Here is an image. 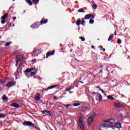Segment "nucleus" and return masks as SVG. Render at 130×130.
I'll use <instances>...</instances> for the list:
<instances>
[{"instance_id":"obj_1","label":"nucleus","mask_w":130,"mask_h":130,"mask_svg":"<svg viewBox=\"0 0 130 130\" xmlns=\"http://www.w3.org/2000/svg\"><path fill=\"white\" fill-rule=\"evenodd\" d=\"M23 125L24 126H32V128L38 129L36 125H35L32 122L30 121H25L23 122Z\"/></svg>"},{"instance_id":"obj_2","label":"nucleus","mask_w":130,"mask_h":130,"mask_svg":"<svg viewBox=\"0 0 130 130\" xmlns=\"http://www.w3.org/2000/svg\"><path fill=\"white\" fill-rule=\"evenodd\" d=\"M93 97H95L96 101H102V95L99 92H93L92 93Z\"/></svg>"},{"instance_id":"obj_3","label":"nucleus","mask_w":130,"mask_h":130,"mask_svg":"<svg viewBox=\"0 0 130 130\" xmlns=\"http://www.w3.org/2000/svg\"><path fill=\"white\" fill-rule=\"evenodd\" d=\"M78 126H79L81 130H86V128L85 127L84 123H83V119H82V118H80L78 119Z\"/></svg>"},{"instance_id":"obj_4","label":"nucleus","mask_w":130,"mask_h":130,"mask_svg":"<svg viewBox=\"0 0 130 130\" xmlns=\"http://www.w3.org/2000/svg\"><path fill=\"white\" fill-rule=\"evenodd\" d=\"M54 88H58V85H53L48 87L47 88H44L42 90V93H45V92H48V90H51L54 89Z\"/></svg>"},{"instance_id":"obj_5","label":"nucleus","mask_w":130,"mask_h":130,"mask_svg":"<svg viewBox=\"0 0 130 130\" xmlns=\"http://www.w3.org/2000/svg\"><path fill=\"white\" fill-rule=\"evenodd\" d=\"M95 116H96V113L93 112L89 117H88L87 119L88 124H91V123H92L94 118H95Z\"/></svg>"},{"instance_id":"obj_6","label":"nucleus","mask_w":130,"mask_h":130,"mask_svg":"<svg viewBox=\"0 0 130 130\" xmlns=\"http://www.w3.org/2000/svg\"><path fill=\"white\" fill-rule=\"evenodd\" d=\"M109 127H112V125L109 124H103L100 125V130H106L107 128Z\"/></svg>"},{"instance_id":"obj_7","label":"nucleus","mask_w":130,"mask_h":130,"mask_svg":"<svg viewBox=\"0 0 130 130\" xmlns=\"http://www.w3.org/2000/svg\"><path fill=\"white\" fill-rule=\"evenodd\" d=\"M54 106L55 107H57V110L59 112H60V113H62V110H63V108L61 105L59 104V103H56Z\"/></svg>"},{"instance_id":"obj_8","label":"nucleus","mask_w":130,"mask_h":130,"mask_svg":"<svg viewBox=\"0 0 130 130\" xmlns=\"http://www.w3.org/2000/svg\"><path fill=\"white\" fill-rule=\"evenodd\" d=\"M114 106L116 108H120L121 107H125V105L122 104L118 102H114Z\"/></svg>"},{"instance_id":"obj_9","label":"nucleus","mask_w":130,"mask_h":130,"mask_svg":"<svg viewBox=\"0 0 130 130\" xmlns=\"http://www.w3.org/2000/svg\"><path fill=\"white\" fill-rule=\"evenodd\" d=\"M85 23H86V21H85V20L83 19L82 20V21H81V19H78L76 21V25H77V26H80V24H81V25H82V26H85L86 25V24Z\"/></svg>"},{"instance_id":"obj_10","label":"nucleus","mask_w":130,"mask_h":130,"mask_svg":"<svg viewBox=\"0 0 130 130\" xmlns=\"http://www.w3.org/2000/svg\"><path fill=\"white\" fill-rule=\"evenodd\" d=\"M41 24L39 22H37V23L34 24L30 26L31 28L32 29H37L39 28V26H40Z\"/></svg>"},{"instance_id":"obj_11","label":"nucleus","mask_w":130,"mask_h":130,"mask_svg":"<svg viewBox=\"0 0 130 130\" xmlns=\"http://www.w3.org/2000/svg\"><path fill=\"white\" fill-rule=\"evenodd\" d=\"M41 53H42V50H40L39 49L36 50L34 52L35 56H38V55Z\"/></svg>"},{"instance_id":"obj_12","label":"nucleus","mask_w":130,"mask_h":130,"mask_svg":"<svg viewBox=\"0 0 130 130\" xmlns=\"http://www.w3.org/2000/svg\"><path fill=\"white\" fill-rule=\"evenodd\" d=\"M16 84V82L11 81L9 82L7 85H6L7 87L8 88H11V87H13V86H14V85Z\"/></svg>"},{"instance_id":"obj_13","label":"nucleus","mask_w":130,"mask_h":130,"mask_svg":"<svg viewBox=\"0 0 130 130\" xmlns=\"http://www.w3.org/2000/svg\"><path fill=\"white\" fill-rule=\"evenodd\" d=\"M54 53H55V50L52 51V52L50 51L48 52L46 54V58H47V57H48V56L53 55V54H54Z\"/></svg>"},{"instance_id":"obj_14","label":"nucleus","mask_w":130,"mask_h":130,"mask_svg":"<svg viewBox=\"0 0 130 130\" xmlns=\"http://www.w3.org/2000/svg\"><path fill=\"white\" fill-rule=\"evenodd\" d=\"M10 106H11V107H15V108H19V107H20L19 104L15 103H13L11 105H10Z\"/></svg>"},{"instance_id":"obj_15","label":"nucleus","mask_w":130,"mask_h":130,"mask_svg":"<svg viewBox=\"0 0 130 130\" xmlns=\"http://www.w3.org/2000/svg\"><path fill=\"white\" fill-rule=\"evenodd\" d=\"M108 122H109L111 124H114L115 123V120L113 118L108 120Z\"/></svg>"},{"instance_id":"obj_16","label":"nucleus","mask_w":130,"mask_h":130,"mask_svg":"<svg viewBox=\"0 0 130 130\" xmlns=\"http://www.w3.org/2000/svg\"><path fill=\"white\" fill-rule=\"evenodd\" d=\"M115 127L116 128H121V123H117L114 124Z\"/></svg>"},{"instance_id":"obj_17","label":"nucleus","mask_w":130,"mask_h":130,"mask_svg":"<svg viewBox=\"0 0 130 130\" xmlns=\"http://www.w3.org/2000/svg\"><path fill=\"white\" fill-rule=\"evenodd\" d=\"M32 71H34V68L27 69L25 70L24 73H25L26 74L28 73H31Z\"/></svg>"},{"instance_id":"obj_18","label":"nucleus","mask_w":130,"mask_h":130,"mask_svg":"<svg viewBox=\"0 0 130 130\" xmlns=\"http://www.w3.org/2000/svg\"><path fill=\"white\" fill-rule=\"evenodd\" d=\"M35 99L36 101H39L40 100V94H39V93H37L35 97Z\"/></svg>"},{"instance_id":"obj_19","label":"nucleus","mask_w":130,"mask_h":130,"mask_svg":"<svg viewBox=\"0 0 130 130\" xmlns=\"http://www.w3.org/2000/svg\"><path fill=\"white\" fill-rule=\"evenodd\" d=\"M8 17H9V13H6L2 17L1 19L2 20H6Z\"/></svg>"},{"instance_id":"obj_20","label":"nucleus","mask_w":130,"mask_h":130,"mask_svg":"<svg viewBox=\"0 0 130 130\" xmlns=\"http://www.w3.org/2000/svg\"><path fill=\"white\" fill-rule=\"evenodd\" d=\"M114 38V34H111L109 36V38L108 39V41H111L112 39Z\"/></svg>"},{"instance_id":"obj_21","label":"nucleus","mask_w":130,"mask_h":130,"mask_svg":"<svg viewBox=\"0 0 130 130\" xmlns=\"http://www.w3.org/2000/svg\"><path fill=\"white\" fill-rule=\"evenodd\" d=\"M9 99V98L7 97L6 95H3V96L2 97V100L3 101H6V102H8V100Z\"/></svg>"},{"instance_id":"obj_22","label":"nucleus","mask_w":130,"mask_h":130,"mask_svg":"<svg viewBox=\"0 0 130 130\" xmlns=\"http://www.w3.org/2000/svg\"><path fill=\"white\" fill-rule=\"evenodd\" d=\"M90 14H87L84 17V20H89V19H90Z\"/></svg>"},{"instance_id":"obj_23","label":"nucleus","mask_w":130,"mask_h":130,"mask_svg":"<svg viewBox=\"0 0 130 130\" xmlns=\"http://www.w3.org/2000/svg\"><path fill=\"white\" fill-rule=\"evenodd\" d=\"M42 113L43 114H45V113H46V114H48V113H49V115H50V112L49 111H47L46 110H44V111H43Z\"/></svg>"},{"instance_id":"obj_24","label":"nucleus","mask_w":130,"mask_h":130,"mask_svg":"<svg viewBox=\"0 0 130 130\" xmlns=\"http://www.w3.org/2000/svg\"><path fill=\"white\" fill-rule=\"evenodd\" d=\"M47 22H48V20L47 19L46 20H44V19H42L40 21V23H41V24H46Z\"/></svg>"},{"instance_id":"obj_25","label":"nucleus","mask_w":130,"mask_h":130,"mask_svg":"<svg viewBox=\"0 0 130 130\" xmlns=\"http://www.w3.org/2000/svg\"><path fill=\"white\" fill-rule=\"evenodd\" d=\"M25 2L27 3L29 6H32V5H33V3H32V1H31V0H25Z\"/></svg>"},{"instance_id":"obj_26","label":"nucleus","mask_w":130,"mask_h":130,"mask_svg":"<svg viewBox=\"0 0 130 130\" xmlns=\"http://www.w3.org/2000/svg\"><path fill=\"white\" fill-rule=\"evenodd\" d=\"M73 89H74V87H70L68 88H66L65 89V91H66L67 92H70V91H71V90H73Z\"/></svg>"},{"instance_id":"obj_27","label":"nucleus","mask_w":130,"mask_h":130,"mask_svg":"<svg viewBox=\"0 0 130 130\" xmlns=\"http://www.w3.org/2000/svg\"><path fill=\"white\" fill-rule=\"evenodd\" d=\"M32 3L35 5H38L39 3V0H32Z\"/></svg>"},{"instance_id":"obj_28","label":"nucleus","mask_w":130,"mask_h":130,"mask_svg":"<svg viewBox=\"0 0 130 130\" xmlns=\"http://www.w3.org/2000/svg\"><path fill=\"white\" fill-rule=\"evenodd\" d=\"M98 88L99 89H100V91H101V92H102V93H103V94L106 96V93H105V91L104 90H103V89H101V88L100 86H98Z\"/></svg>"},{"instance_id":"obj_29","label":"nucleus","mask_w":130,"mask_h":130,"mask_svg":"<svg viewBox=\"0 0 130 130\" xmlns=\"http://www.w3.org/2000/svg\"><path fill=\"white\" fill-rule=\"evenodd\" d=\"M107 98L110 100H114V98L111 95H108Z\"/></svg>"},{"instance_id":"obj_30","label":"nucleus","mask_w":130,"mask_h":130,"mask_svg":"<svg viewBox=\"0 0 130 130\" xmlns=\"http://www.w3.org/2000/svg\"><path fill=\"white\" fill-rule=\"evenodd\" d=\"M97 8H98V6H97L96 4L93 3V6H92V9H94V10H96V9H97Z\"/></svg>"},{"instance_id":"obj_31","label":"nucleus","mask_w":130,"mask_h":130,"mask_svg":"<svg viewBox=\"0 0 130 130\" xmlns=\"http://www.w3.org/2000/svg\"><path fill=\"white\" fill-rule=\"evenodd\" d=\"M78 12V13H86V11L83 10V9H79Z\"/></svg>"},{"instance_id":"obj_32","label":"nucleus","mask_w":130,"mask_h":130,"mask_svg":"<svg viewBox=\"0 0 130 130\" xmlns=\"http://www.w3.org/2000/svg\"><path fill=\"white\" fill-rule=\"evenodd\" d=\"M63 105H64L67 109H68V108H69V107H70V106H72L71 104H67V105L63 104Z\"/></svg>"},{"instance_id":"obj_33","label":"nucleus","mask_w":130,"mask_h":130,"mask_svg":"<svg viewBox=\"0 0 130 130\" xmlns=\"http://www.w3.org/2000/svg\"><path fill=\"white\" fill-rule=\"evenodd\" d=\"M80 105H81L80 103H75L73 104V106H75L76 107L80 106Z\"/></svg>"},{"instance_id":"obj_34","label":"nucleus","mask_w":130,"mask_h":130,"mask_svg":"<svg viewBox=\"0 0 130 130\" xmlns=\"http://www.w3.org/2000/svg\"><path fill=\"white\" fill-rule=\"evenodd\" d=\"M36 74H37V73L31 72L30 74V77H33V76H36Z\"/></svg>"},{"instance_id":"obj_35","label":"nucleus","mask_w":130,"mask_h":130,"mask_svg":"<svg viewBox=\"0 0 130 130\" xmlns=\"http://www.w3.org/2000/svg\"><path fill=\"white\" fill-rule=\"evenodd\" d=\"M79 39H81V41H82L83 42H84V41H85V40H86V39H85V38H84L83 37H80Z\"/></svg>"},{"instance_id":"obj_36","label":"nucleus","mask_w":130,"mask_h":130,"mask_svg":"<svg viewBox=\"0 0 130 130\" xmlns=\"http://www.w3.org/2000/svg\"><path fill=\"white\" fill-rule=\"evenodd\" d=\"M6 82H7L6 80L0 79V83H3V84H5Z\"/></svg>"},{"instance_id":"obj_37","label":"nucleus","mask_w":130,"mask_h":130,"mask_svg":"<svg viewBox=\"0 0 130 130\" xmlns=\"http://www.w3.org/2000/svg\"><path fill=\"white\" fill-rule=\"evenodd\" d=\"M12 43L11 42H9L6 43V44L5 45V46H9L11 45V44Z\"/></svg>"},{"instance_id":"obj_38","label":"nucleus","mask_w":130,"mask_h":130,"mask_svg":"<svg viewBox=\"0 0 130 130\" xmlns=\"http://www.w3.org/2000/svg\"><path fill=\"white\" fill-rule=\"evenodd\" d=\"M18 72H19V68H17V71L14 74V75L15 76V77H17Z\"/></svg>"},{"instance_id":"obj_39","label":"nucleus","mask_w":130,"mask_h":130,"mask_svg":"<svg viewBox=\"0 0 130 130\" xmlns=\"http://www.w3.org/2000/svg\"><path fill=\"white\" fill-rule=\"evenodd\" d=\"M89 24H94V20L92 19H90Z\"/></svg>"},{"instance_id":"obj_40","label":"nucleus","mask_w":130,"mask_h":130,"mask_svg":"<svg viewBox=\"0 0 130 130\" xmlns=\"http://www.w3.org/2000/svg\"><path fill=\"white\" fill-rule=\"evenodd\" d=\"M6 117V114H0V118H5Z\"/></svg>"},{"instance_id":"obj_41","label":"nucleus","mask_w":130,"mask_h":130,"mask_svg":"<svg viewBox=\"0 0 130 130\" xmlns=\"http://www.w3.org/2000/svg\"><path fill=\"white\" fill-rule=\"evenodd\" d=\"M118 44H121V40L118 39L117 41Z\"/></svg>"},{"instance_id":"obj_42","label":"nucleus","mask_w":130,"mask_h":130,"mask_svg":"<svg viewBox=\"0 0 130 130\" xmlns=\"http://www.w3.org/2000/svg\"><path fill=\"white\" fill-rule=\"evenodd\" d=\"M90 18H92V19H95V16H94L92 14H90Z\"/></svg>"},{"instance_id":"obj_43","label":"nucleus","mask_w":130,"mask_h":130,"mask_svg":"<svg viewBox=\"0 0 130 130\" xmlns=\"http://www.w3.org/2000/svg\"><path fill=\"white\" fill-rule=\"evenodd\" d=\"M1 23L2 24H5L6 23V20H2L1 21Z\"/></svg>"},{"instance_id":"obj_44","label":"nucleus","mask_w":130,"mask_h":130,"mask_svg":"<svg viewBox=\"0 0 130 130\" xmlns=\"http://www.w3.org/2000/svg\"><path fill=\"white\" fill-rule=\"evenodd\" d=\"M99 48L101 50H102V49H103V46H99Z\"/></svg>"},{"instance_id":"obj_45","label":"nucleus","mask_w":130,"mask_h":130,"mask_svg":"<svg viewBox=\"0 0 130 130\" xmlns=\"http://www.w3.org/2000/svg\"><path fill=\"white\" fill-rule=\"evenodd\" d=\"M102 49H103V51L104 52H105V48H103Z\"/></svg>"},{"instance_id":"obj_46","label":"nucleus","mask_w":130,"mask_h":130,"mask_svg":"<svg viewBox=\"0 0 130 130\" xmlns=\"http://www.w3.org/2000/svg\"><path fill=\"white\" fill-rule=\"evenodd\" d=\"M16 19H17V17H13V20H16Z\"/></svg>"},{"instance_id":"obj_47","label":"nucleus","mask_w":130,"mask_h":130,"mask_svg":"<svg viewBox=\"0 0 130 130\" xmlns=\"http://www.w3.org/2000/svg\"><path fill=\"white\" fill-rule=\"evenodd\" d=\"M3 90V88H2V87L0 86V92L1 91H2Z\"/></svg>"},{"instance_id":"obj_48","label":"nucleus","mask_w":130,"mask_h":130,"mask_svg":"<svg viewBox=\"0 0 130 130\" xmlns=\"http://www.w3.org/2000/svg\"><path fill=\"white\" fill-rule=\"evenodd\" d=\"M79 83H81V84H84V82L83 81H79Z\"/></svg>"},{"instance_id":"obj_49","label":"nucleus","mask_w":130,"mask_h":130,"mask_svg":"<svg viewBox=\"0 0 130 130\" xmlns=\"http://www.w3.org/2000/svg\"><path fill=\"white\" fill-rule=\"evenodd\" d=\"M91 48H95V47L93 45H92L91 46Z\"/></svg>"},{"instance_id":"obj_50","label":"nucleus","mask_w":130,"mask_h":130,"mask_svg":"<svg viewBox=\"0 0 130 130\" xmlns=\"http://www.w3.org/2000/svg\"><path fill=\"white\" fill-rule=\"evenodd\" d=\"M121 96L122 98L124 97V95H123V94H121Z\"/></svg>"},{"instance_id":"obj_51","label":"nucleus","mask_w":130,"mask_h":130,"mask_svg":"<svg viewBox=\"0 0 130 130\" xmlns=\"http://www.w3.org/2000/svg\"><path fill=\"white\" fill-rule=\"evenodd\" d=\"M119 119H121V120H122V118L121 117H119Z\"/></svg>"},{"instance_id":"obj_52","label":"nucleus","mask_w":130,"mask_h":130,"mask_svg":"<svg viewBox=\"0 0 130 130\" xmlns=\"http://www.w3.org/2000/svg\"><path fill=\"white\" fill-rule=\"evenodd\" d=\"M114 33H115V35L116 36V31H115Z\"/></svg>"},{"instance_id":"obj_53","label":"nucleus","mask_w":130,"mask_h":130,"mask_svg":"<svg viewBox=\"0 0 130 130\" xmlns=\"http://www.w3.org/2000/svg\"><path fill=\"white\" fill-rule=\"evenodd\" d=\"M16 62L17 64H18V63L19 62V61H16Z\"/></svg>"},{"instance_id":"obj_54","label":"nucleus","mask_w":130,"mask_h":130,"mask_svg":"<svg viewBox=\"0 0 130 130\" xmlns=\"http://www.w3.org/2000/svg\"><path fill=\"white\" fill-rule=\"evenodd\" d=\"M81 19H82V20H85V18H82Z\"/></svg>"},{"instance_id":"obj_55","label":"nucleus","mask_w":130,"mask_h":130,"mask_svg":"<svg viewBox=\"0 0 130 130\" xmlns=\"http://www.w3.org/2000/svg\"><path fill=\"white\" fill-rule=\"evenodd\" d=\"M0 39H2V36H0Z\"/></svg>"},{"instance_id":"obj_56","label":"nucleus","mask_w":130,"mask_h":130,"mask_svg":"<svg viewBox=\"0 0 130 130\" xmlns=\"http://www.w3.org/2000/svg\"><path fill=\"white\" fill-rule=\"evenodd\" d=\"M76 60H77V61H80L79 60H78V59H76Z\"/></svg>"},{"instance_id":"obj_57","label":"nucleus","mask_w":130,"mask_h":130,"mask_svg":"<svg viewBox=\"0 0 130 130\" xmlns=\"http://www.w3.org/2000/svg\"><path fill=\"white\" fill-rule=\"evenodd\" d=\"M16 67H18V64L16 63Z\"/></svg>"},{"instance_id":"obj_58","label":"nucleus","mask_w":130,"mask_h":130,"mask_svg":"<svg viewBox=\"0 0 130 130\" xmlns=\"http://www.w3.org/2000/svg\"><path fill=\"white\" fill-rule=\"evenodd\" d=\"M72 93H73V91L72 92H70V94H72Z\"/></svg>"},{"instance_id":"obj_59","label":"nucleus","mask_w":130,"mask_h":130,"mask_svg":"<svg viewBox=\"0 0 130 130\" xmlns=\"http://www.w3.org/2000/svg\"><path fill=\"white\" fill-rule=\"evenodd\" d=\"M60 45L61 46L62 45V44H60Z\"/></svg>"},{"instance_id":"obj_60","label":"nucleus","mask_w":130,"mask_h":130,"mask_svg":"<svg viewBox=\"0 0 130 130\" xmlns=\"http://www.w3.org/2000/svg\"><path fill=\"white\" fill-rule=\"evenodd\" d=\"M3 123V122H0V124H1V123Z\"/></svg>"},{"instance_id":"obj_61","label":"nucleus","mask_w":130,"mask_h":130,"mask_svg":"<svg viewBox=\"0 0 130 130\" xmlns=\"http://www.w3.org/2000/svg\"><path fill=\"white\" fill-rule=\"evenodd\" d=\"M31 61H34V60H32Z\"/></svg>"},{"instance_id":"obj_62","label":"nucleus","mask_w":130,"mask_h":130,"mask_svg":"<svg viewBox=\"0 0 130 130\" xmlns=\"http://www.w3.org/2000/svg\"><path fill=\"white\" fill-rule=\"evenodd\" d=\"M10 25H12V23H10Z\"/></svg>"},{"instance_id":"obj_63","label":"nucleus","mask_w":130,"mask_h":130,"mask_svg":"<svg viewBox=\"0 0 130 130\" xmlns=\"http://www.w3.org/2000/svg\"><path fill=\"white\" fill-rule=\"evenodd\" d=\"M101 72H102V70H101Z\"/></svg>"},{"instance_id":"obj_64","label":"nucleus","mask_w":130,"mask_h":130,"mask_svg":"<svg viewBox=\"0 0 130 130\" xmlns=\"http://www.w3.org/2000/svg\"><path fill=\"white\" fill-rule=\"evenodd\" d=\"M101 72H102V70H101Z\"/></svg>"}]
</instances>
